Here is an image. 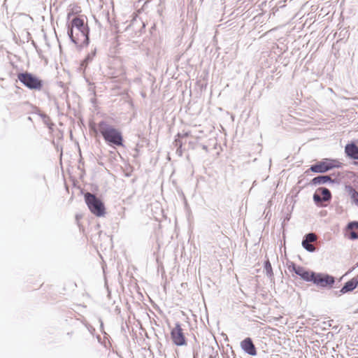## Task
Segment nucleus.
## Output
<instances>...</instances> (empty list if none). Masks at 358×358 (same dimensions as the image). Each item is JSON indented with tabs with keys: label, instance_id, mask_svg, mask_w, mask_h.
Here are the masks:
<instances>
[{
	"label": "nucleus",
	"instance_id": "1",
	"mask_svg": "<svg viewBox=\"0 0 358 358\" xmlns=\"http://www.w3.org/2000/svg\"><path fill=\"white\" fill-rule=\"evenodd\" d=\"M67 34L78 50L90 44V28L83 16H76L71 20L68 26Z\"/></svg>",
	"mask_w": 358,
	"mask_h": 358
},
{
	"label": "nucleus",
	"instance_id": "2",
	"mask_svg": "<svg viewBox=\"0 0 358 358\" xmlns=\"http://www.w3.org/2000/svg\"><path fill=\"white\" fill-rule=\"evenodd\" d=\"M99 130L108 145L113 147L124 146L122 134L117 129L102 120L99 123Z\"/></svg>",
	"mask_w": 358,
	"mask_h": 358
},
{
	"label": "nucleus",
	"instance_id": "3",
	"mask_svg": "<svg viewBox=\"0 0 358 358\" xmlns=\"http://www.w3.org/2000/svg\"><path fill=\"white\" fill-rule=\"evenodd\" d=\"M85 201L90 211L97 217H103L106 214L104 203L92 193L87 192L84 194Z\"/></svg>",
	"mask_w": 358,
	"mask_h": 358
},
{
	"label": "nucleus",
	"instance_id": "4",
	"mask_svg": "<svg viewBox=\"0 0 358 358\" xmlns=\"http://www.w3.org/2000/svg\"><path fill=\"white\" fill-rule=\"evenodd\" d=\"M18 80L29 90H40L43 87V82L36 75L26 72L17 74Z\"/></svg>",
	"mask_w": 358,
	"mask_h": 358
},
{
	"label": "nucleus",
	"instance_id": "5",
	"mask_svg": "<svg viewBox=\"0 0 358 358\" xmlns=\"http://www.w3.org/2000/svg\"><path fill=\"white\" fill-rule=\"evenodd\" d=\"M341 166V163L336 159H324L310 166L309 170L313 173H324L334 168H339Z\"/></svg>",
	"mask_w": 358,
	"mask_h": 358
},
{
	"label": "nucleus",
	"instance_id": "6",
	"mask_svg": "<svg viewBox=\"0 0 358 358\" xmlns=\"http://www.w3.org/2000/svg\"><path fill=\"white\" fill-rule=\"evenodd\" d=\"M312 282L322 288H331L335 283V278L327 273L315 272Z\"/></svg>",
	"mask_w": 358,
	"mask_h": 358
},
{
	"label": "nucleus",
	"instance_id": "7",
	"mask_svg": "<svg viewBox=\"0 0 358 358\" xmlns=\"http://www.w3.org/2000/svg\"><path fill=\"white\" fill-rule=\"evenodd\" d=\"M171 338L173 344L177 346H183L187 345L186 338L179 322H176L175 327L171 329Z\"/></svg>",
	"mask_w": 358,
	"mask_h": 358
},
{
	"label": "nucleus",
	"instance_id": "8",
	"mask_svg": "<svg viewBox=\"0 0 358 358\" xmlns=\"http://www.w3.org/2000/svg\"><path fill=\"white\" fill-rule=\"evenodd\" d=\"M291 268L292 270L302 280L306 282H313L314 275H315V272L308 271L303 266L296 265L294 263H292L289 266V268Z\"/></svg>",
	"mask_w": 358,
	"mask_h": 358
},
{
	"label": "nucleus",
	"instance_id": "9",
	"mask_svg": "<svg viewBox=\"0 0 358 358\" xmlns=\"http://www.w3.org/2000/svg\"><path fill=\"white\" fill-rule=\"evenodd\" d=\"M331 193L330 190L326 187H319L313 194V199L317 205H320L324 201H329L331 199Z\"/></svg>",
	"mask_w": 358,
	"mask_h": 358
},
{
	"label": "nucleus",
	"instance_id": "10",
	"mask_svg": "<svg viewBox=\"0 0 358 358\" xmlns=\"http://www.w3.org/2000/svg\"><path fill=\"white\" fill-rule=\"evenodd\" d=\"M339 180L336 178H331V176L328 175H320L313 178L310 184L311 185H320L322 184H326L327 182L330 183H338Z\"/></svg>",
	"mask_w": 358,
	"mask_h": 358
},
{
	"label": "nucleus",
	"instance_id": "11",
	"mask_svg": "<svg viewBox=\"0 0 358 358\" xmlns=\"http://www.w3.org/2000/svg\"><path fill=\"white\" fill-rule=\"evenodd\" d=\"M316 236L313 233H308L306 234L302 241L303 248L310 252H313L315 250V247L312 244L313 242L315 241Z\"/></svg>",
	"mask_w": 358,
	"mask_h": 358
},
{
	"label": "nucleus",
	"instance_id": "12",
	"mask_svg": "<svg viewBox=\"0 0 358 358\" xmlns=\"http://www.w3.org/2000/svg\"><path fill=\"white\" fill-rule=\"evenodd\" d=\"M358 285V279L353 278L346 282L342 288L338 291V295L353 291Z\"/></svg>",
	"mask_w": 358,
	"mask_h": 358
},
{
	"label": "nucleus",
	"instance_id": "13",
	"mask_svg": "<svg viewBox=\"0 0 358 358\" xmlns=\"http://www.w3.org/2000/svg\"><path fill=\"white\" fill-rule=\"evenodd\" d=\"M345 152L350 159L358 160V146L355 143L347 144L345 147Z\"/></svg>",
	"mask_w": 358,
	"mask_h": 358
},
{
	"label": "nucleus",
	"instance_id": "14",
	"mask_svg": "<svg viewBox=\"0 0 358 358\" xmlns=\"http://www.w3.org/2000/svg\"><path fill=\"white\" fill-rule=\"evenodd\" d=\"M345 190L348 195L350 196L352 202L358 206V192L355 190L351 185H346Z\"/></svg>",
	"mask_w": 358,
	"mask_h": 358
},
{
	"label": "nucleus",
	"instance_id": "15",
	"mask_svg": "<svg viewBox=\"0 0 358 358\" xmlns=\"http://www.w3.org/2000/svg\"><path fill=\"white\" fill-rule=\"evenodd\" d=\"M96 48H94L93 50H91V52L90 53H88L87 55V56L85 57V58L81 62V68H83V69H86V67L87 66L88 64L90 63L94 57H95L96 55Z\"/></svg>",
	"mask_w": 358,
	"mask_h": 358
},
{
	"label": "nucleus",
	"instance_id": "16",
	"mask_svg": "<svg viewBox=\"0 0 358 358\" xmlns=\"http://www.w3.org/2000/svg\"><path fill=\"white\" fill-rule=\"evenodd\" d=\"M264 270H265L266 275H267V277L269 278L271 280H273V268H272L271 264L268 259H267L264 262Z\"/></svg>",
	"mask_w": 358,
	"mask_h": 358
},
{
	"label": "nucleus",
	"instance_id": "17",
	"mask_svg": "<svg viewBox=\"0 0 358 358\" xmlns=\"http://www.w3.org/2000/svg\"><path fill=\"white\" fill-rule=\"evenodd\" d=\"M248 355L255 356L257 355V350L252 339L248 337Z\"/></svg>",
	"mask_w": 358,
	"mask_h": 358
},
{
	"label": "nucleus",
	"instance_id": "18",
	"mask_svg": "<svg viewBox=\"0 0 358 358\" xmlns=\"http://www.w3.org/2000/svg\"><path fill=\"white\" fill-rule=\"evenodd\" d=\"M38 115L41 117V119L43 120V122L48 125L49 124V122H50V117L45 113H41V112H38Z\"/></svg>",
	"mask_w": 358,
	"mask_h": 358
},
{
	"label": "nucleus",
	"instance_id": "19",
	"mask_svg": "<svg viewBox=\"0 0 358 358\" xmlns=\"http://www.w3.org/2000/svg\"><path fill=\"white\" fill-rule=\"evenodd\" d=\"M354 228H358V222L357 221H352L350 222L346 227L347 230H352Z\"/></svg>",
	"mask_w": 358,
	"mask_h": 358
},
{
	"label": "nucleus",
	"instance_id": "20",
	"mask_svg": "<svg viewBox=\"0 0 358 358\" xmlns=\"http://www.w3.org/2000/svg\"><path fill=\"white\" fill-rule=\"evenodd\" d=\"M348 238L350 240H357L358 239V233L350 230V231L348 234Z\"/></svg>",
	"mask_w": 358,
	"mask_h": 358
},
{
	"label": "nucleus",
	"instance_id": "21",
	"mask_svg": "<svg viewBox=\"0 0 358 358\" xmlns=\"http://www.w3.org/2000/svg\"><path fill=\"white\" fill-rule=\"evenodd\" d=\"M191 134V132L190 131H185V132H183V133H178L177 135H176V137H178V138H187L188 136H189Z\"/></svg>",
	"mask_w": 358,
	"mask_h": 358
},
{
	"label": "nucleus",
	"instance_id": "22",
	"mask_svg": "<svg viewBox=\"0 0 358 358\" xmlns=\"http://www.w3.org/2000/svg\"><path fill=\"white\" fill-rule=\"evenodd\" d=\"M174 145L177 147H182V142L180 140V138L175 137V140L173 142Z\"/></svg>",
	"mask_w": 358,
	"mask_h": 358
},
{
	"label": "nucleus",
	"instance_id": "23",
	"mask_svg": "<svg viewBox=\"0 0 358 358\" xmlns=\"http://www.w3.org/2000/svg\"><path fill=\"white\" fill-rule=\"evenodd\" d=\"M85 325L86 328L87 329V330L89 331V332L92 335H93L94 331H95L94 327H92L91 324H88V323H86Z\"/></svg>",
	"mask_w": 358,
	"mask_h": 358
},
{
	"label": "nucleus",
	"instance_id": "24",
	"mask_svg": "<svg viewBox=\"0 0 358 358\" xmlns=\"http://www.w3.org/2000/svg\"><path fill=\"white\" fill-rule=\"evenodd\" d=\"M241 348L244 351V352H246V338L243 339L241 342Z\"/></svg>",
	"mask_w": 358,
	"mask_h": 358
},
{
	"label": "nucleus",
	"instance_id": "25",
	"mask_svg": "<svg viewBox=\"0 0 358 358\" xmlns=\"http://www.w3.org/2000/svg\"><path fill=\"white\" fill-rule=\"evenodd\" d=\"M182 147H177V149H176V153L177 155H178L179 157H182Z\"/></svg>",
	"mask_w": 358,
	"mask_h": 358
},
{
	"label": "nucleus",
	"instance_id": "26",
	"mask_svg": "<svg viewBox=\"0 0 358 358\" xmlns=\"http://www.w3.org/2000/svg\"><path fill=\"white\" fill-rule=\"evenodd\" d=\"M330 176H331V178H332V177H334V178L338 179L337 178L340 177L341 176V174L340 172H337V173L334 172V173H332Z\"/></svg>",
	"mask_w": 358,
	"mask_h": 358
},
{
	"label": "nucleus",
	"instance_id": "27",
	"mask_svg": "<svg viewBox=\"0 0 358 358\" xmlns=\"http://www.w3.org/2000/svg\"><path fill=\"white\" fill-rule=\"evenodd\" d=\"M99 322H100V329H101V331H102V333L106 334V333H105V331H103V322H102L101 319V318H99Z\"/></svg>",
	"mask_w": 358,
	"mask_h": 358
},
{
	"label": "nucleus",
	"instance_id": "28",
	"mask_svg": "<svg viewBox=\"0 0 358 358\" xmlns=\"http://www.w3.org/2000/svg\"><path fill=\"white\" fill-rule=\"evenodd\" d=\"M217 356H218V355L216 353L215 355H210L209 356V358H217Z\"/></svg>",
	"mask_w": 358,
	"mask_h": 358
},
{
	"label": "nucleus",
	"instance_id": "29",
	"mask_svg": "<svg viewBox=\"0 0 358 358\" xmlns=\"http://www.w3.org/2000/svg\"><path fill=\"white\" fill-rule=\"evenodd\" d=\"M202 148L205 150H208V147L206 145H203Z\"/></svg>",
	"mask_w": 358,
	"mask_h": 358
},
{
	"label": "nucleus",
	"instance_id": "30",
	"mask_svg": "<svg viewBox=\"0 0 358 358\" xmlns=\"http://www.w3.org/2000/svg\"><path fill=\"white\" fill-rule=\"evenodd\" d=\"M97 338H98V340L99 341V340H100V336H97Z\"/></svg>",
	"mask_w": 358,
	"mask_h": 358
}]
</instances>
